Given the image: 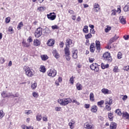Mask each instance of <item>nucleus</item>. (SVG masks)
Masks as SVG:
<instances>
[{
    "mask_svg": "<svg viewBox=\"0 0 129 129\" xmlns=\"http://www.w3.org/2000/svg\"><path fill=\"white\" fill-rule=\"evenodd\" d=\"M47 44L48 46H53V45L55 44V40H54V39H50L47 41Z\"/></svg>",
    "mask_w": 129,
    "mask_h": 129,
    "instance_id": "nucleus-20",
    "label": "nucleus"
},
{
    "mask_svg": "<svg viewBox=\"0 0 129 129\" xmlns=\"http://www.w3.org/2000/svg\"><path fill=\"white\" fill-rule=\"evenodd\" d=\"M103 58H104V60L108 61V62H111L112 61L110 53L108 52H106L103 54Z\"/></svg>",
    "mask_w": 129,
    "mask_h": 129,
    "instance_id": "nucleus-4",
    "label": "nucleus"
},
{
    "mask_svg": "<svg viewBox=\"0 0 129 129\" xmlns=\"http://www.w3.org/2000/svg\"><path fill=\"white\" fill-rule=\"evenodd\" d=\"M52 54L55 58H56V59H58V58L60 57V56L59 55V53H58V52H57V51L55 50L53 51Z\"/></svg>",
    "mask_w": 129,
    "mask_h": 129,
    "instance_id": "nucleus-22",
    "label": "nucleus"
},
{
    "mask_svg": "<svg viewBox=\"0 0 129 129\" xmlns=\"http://www.w3.org/2000/svg\"><path fill=\"white\" fill-rule=\"evenodd\" d=\"M84 126L86 129H94V125L93 124L87 122L84 123Z\"/></svg>",
    "mask_w": 129,
    "mask_h": 129,
    "instance_id": "nucleus-8",
    "label": "nucleus"
},
{
    "mask_svg": "<svg viewBox=\"0 0 129 129\" xmlns=\"http://www.w3.org/2000/svg\"><path fill=\"white\" fill-rule=\"evenodd\" d=\"M89 61L90 63H93V61H94V58L90 57L89 58Z\"/></svg>",
    "mask_w": 129,
    "mask_h": 129,
    "instance_id": "nucleus-60",
    "label": "nucleus"
},
{
    "mask_svg": "<svg viewBox=\"0 0 129 129\" xmlns=\"http://www.w3.org/2000/svg\"><path fill=\"white\" fill-rule=\"evenodd\" d=\"M45 10H46V7H40L38 8V11H39V12H43Z\"/></svg>",
    "mask_w": 129,
    "mask_h": 129,
    "instance_id": "nucleus-41",
    "label": "nucleus"
},
{
    "mask_svg": "<svg viewBox=\"0 0 129 129\" xmlns=\"http://www.w3.org/2000/svg\"><path fill=\"white\" fill-rule=\"evenodd\" d=\"M22 44L24 46V47H26V48H28V47H30V43H27L25 41H23L22 42Z\"/></svg>",
    "mask_w": 129,
    "mask_h": 129,
    "instance_id": "nucleus-39",
    "label": "nucleus"
},
{
    "mask_svg": "<svg viewBox=\"0 0 129 129\" xmlns=\"http://www.w3.org/2000/svg\"><path fill=\"white\" fill-rule=\"evenodd\" d=\"M83 31L84 33L87 34L88 33V26L86 25L85 26L84 29H83Z\"/></svg>",
    "mask_w": 129,
    "mask_h": 129,
    "instance_id": "nucleus-34",
    "label": "nucleus"
},
{
    "mask_svg": "<svg viewBox=\"0 0 129 129\" xmlns=\"http://www.w3.org/2000/svg\"><path fill=\"white\" fill-rule=\"evenodd\" d=\"M104 104V100H101L97 102V105H98V106H99L100 107H102V105H103Z\"/></svg>",
    "mask_w": 129,
    "mask_h": 129,
    "instance_id": "nucleus-31",
    "label": "nucleus"
},
{
    "mask_svg": "<svg viewBox=\"0 0 129 129\" xmlns=\"http://www.w3.org/2000/svg\"><path fill=\"white\" fill-rule=\"evenodd\" d=\"M39 71L42 73H45L46 72V68L44 66H40Z\"/></svg>",
    "mask_w": 129,
    "mask_h": 129,
    "instance_id": "nucleus-24",
    "label": "nucleus"
},
{
    "mask_svg": "<svg viewBox=\"0 0 129 129\" xmlns=\"http://www.w3.org/2000/svg\"><path fill=\"white\" fill-rule=\"evenodd\" d=\"M32 96L33 97H35V98H38L39 97V93L36 92H33Z\"/></svg>",
    "mask_w": 129,
    "mask_h": 129,
    "instance_id": "nucleus-35",
    "label": "nucleus"
},
{
    "mask_svg": "<svg viewBox=\"0 0 129 129\" xmlns=\"http://www.w3.org/2000/svg\"><path fill=\"white\" fill-rule=\"evenodd\" d=\"M108 118H109V120L111 121H112V120H113V114L111 113H108Z\"/></svg>",
    "mask_w": 129,
    "mask_h": 129,
    "instance_id": "nucleus-29",
    "label": "nucleus"
},
{
    "mask_svg": "<svg viewBox=\"0 0 129 129\" xmlns=\"http://www.w3.org/2000/svg\"><path fill=\"white\" fill-rule=\"evenodd\" d=\"M96 49L98 52H100V42L99 41L96 40Z\"/></svg>",
    "mask_w": 129,
    "mask_h": 129,
    "instance_id": "nucleus-16",
    "label": "nucleus"
},
{
    "mask_svg": "<svg viewBox=\"0 0 129 129\" xmlns=\"http://www.w3.org/2000/svg\"><path fill=\"white\" fill-rule=\"evenodd\" d=\"M123 11L124 12H128L129 11V3H128L124 7Z\"/></svg>",
    "mask_w": 129,
    "mask_h": 129,
    "instance_id": "nucleus-28",
    "label": "nucleus"
},
{
    "mask_svg": "<svg viewBox=\"0 0 129 129\" xmlns=\"http://www.w3.org/2000/svg\"><path fill=\"white\" fill-rule=\"evenodd\" d=\"M90 50L91 53H94V51H95V47H94V43L91 44L90 46Z\"/></svg>",
    "mask_w": 129,
    "mask_h": 129,
    "instance_id": "nucleus-23",
    "label": "nucleus"
},
{
    "mask_svg": "<svg viewBox=\"0 0 129 129\" xmlns=\"http://www.w3.org/2000/svg\"><path fill=\"white\" fill-rule=\"evenodd\" d=\"M90 68L91 70H94L95 72H98L99 71V68L98 67V64L96 63H93L90 65Z\"/></svg>",
    "mask_w": 129,
    "mask_h": 129,
    "instance_id": "nucleus-7",
    "label": "nucleus"
},
{
    "mask_svg": "<svg viewBox=\"0 0 129 129\" xmlns=\"http://www.w3.org/2000/svg\"><path fill=\"white\" fill-rule=\"evenodd\" d=\"M116 124L114 122H111L110 125V129H116Z\"/></svg>",
    "mask_w": 129,
    "mask_h": 129,
    "instance_id": "nucleus-26",
    "label": "nucleus"
},
{
    "mask_svg": "<svg viewBox=\"0 0 129 129\" xmlns=\"http://www.w3.org/2000/svg\"><path fill=\"white\" fill-rule=\"evenodd\" d=\"M66 59L67 61H70V55H65Z\"/></svg>",
    "mask_w": 129,
    "mask_h": 129,
    "instance_id": "nucleus-53",
    "label": "nucleus"
},
{
    "mask_svg": "<svg viewBox=\"0 0 129 129\" xmlns=\"http://www.w3.org/2000/svg\"><path fill=\"white\" fill-rule=\"evenodd\" d=\"M47 74L48 76H51V77H55L57 75V71L55 70H50L48 71Z\"/></svg>",
    "mask_w": 129,
    "mask_h": 129,
    "instance_id": "nucleus-9",
    "label": "nucleus"
},
{
    "mask_svg": "<svg viewBox=\"0 0 129 129\" xmlns=\"http://www.w3.org/2000/svg\"><path fill=\"white\" fill-rule=\"evenodd\" d=\"M32 89H36L37 88V83H34L31 85Z\"/></svg>",
    "mask_w": 129,
    "mask_h": 129,
    "instance_id": "nucleus-43",
    "label": "nucleus"
},
{
    "mask_svg": "<svg viewBox=\"0 0 129 129\" xmlns=\"http://www.w3.org/2000/svg\"><path fill=\"white\" fill-rule=\"evenodd\" d=\"M127 99V96L126 95H124L122 98L123 101H124L125 100H126Z\"/></svg>",
    "mask_w": 129,
    "mask_h": 129,
    "instance_id": "nucleus-62",
    "label": "nucleus"
},
{
    "mask_svg": "<svg viewBox=\"0 0 129 129\" xmlns=\"http://www.w3.org/2000/svg\"><path fill=\"white\" fill-rule=\"evenodd\" d=\"M101 91L103 94H111V91L104 88L101 90Z\"/></svg>",
    "mask_w": 129,
    "mask_h": 129,
    "instance_id": "nucleus-14",
    "label": "nucleus"
},
{
    "mask_svg": "<svg viewBox=\"0 0 129 129\" xmlns=\"http://www.w3.org/2000/svg\"><path fill=\"white\" fill-rule=\"evenodd\" d=\"M119 19L121 24H122L123 25L126 24V21L123 16H120Z\"/></svg>",
    "mask_w": 129,
    "mask_h": 129,
    "instance_id": "nucleus-18",
    "label": "nucleus"
},
{
    "mask_svg": "<svg viewBox=\"0 0 129 129\" xmlns=\"http://www.w3.org/2000/svg\"><path fill=\"white\" fill-rule=\"evenodd\" d=\"M101 68L102 69H105V68H108L109 67V65L108 64H104L103 63H101Z\"/></svg>",
    "mask_w": 129,
    "mask_h": 129,
    "instance_id": "nucleus-30",
    "label": "nucleus"
},
{
    "mask_svg": "<svg viewBox=\"0 0 129 129\" xmlns=\"http://www.w3.org/2000/svg\"><path fill=\"white\" fill-rule=\"evenodd\" d=\"M23 70L25 72V74L27 77H33L34 76V71L31 70V69L29 68V67H24L23 68Z\"/></svg>",
    "mask_w": 129,
    "mask_h": 129,
    "instance_id": "nucleus-2",
    "label": "nucleus"
},
{
    "mask_svg": "<svg viewBox=\"0 0 129 129\" xmlns=\"http://www.w3.org/2000/svg\"><path fill=\"white\" fill-rule=\"evenodd\" d=\"M33 45L35 47L40 46V45H41V41L39 40L38 39H35L33 41Z\"/></svg>",
    "mask_w": 129,
    "mask_h": 129,
    "instance_id": "nucleus-13",
    "label": "nucleus"
},
{
    "mask_svg": "<svg viewBox=\"0 0 129 129\" xmlns=\"http://www.w3.org/2000/svg\"><path fill=\"white\" fill-rule=\"evenodd\" d=\"M129 66H125L123 68V70L125 71H128Z\"/></svg>",
    "mask_w": 129,
    "mask_h": 129,
    "instance_id": "nucleus-56",
    "label": "nucleus"
},
{
    "mask_svg": "<svg viewBox=\"0 0 129 129\" xmlns=\"http://www.w3.org/2000/svg\"><path fill=\"white\" fill-rule=\"evenodd\" d=\"M84 107L85 108L88 109V108H89L90 107V104H85L84 105Z\"/></svg>",
    "mask_w": 129,
    "mask_h": 129,
    "instance_id": "nucleus-57",
    "label": "nucleus"
},
{
    "mask_svg": "<svg viewBox=\"0 0 129 129\" xmlns=\"http://www.w3.org/2000/svg\"><path fill=\"white\" fill-rule=\"evenodd\" d=\"M105 110H108V111H109L111 110V107H110V105L112 104V100L110 99L109 98H107L105 100Z\"/></svg>",
    "mask_w": 129,
    "mask_h": 129,
    "instance_id": "nucleus-3",
    "label": "nucleus"
},
{
    "mask_svg": "<svg viewBox=\"0 0 129 129\" xmlns=\"http://www.w3.org/2000/svg\"><path fill=\"white\" fill-rule=\"evenodd\" d=\"M92 35H91L90 33L85 35L86 39H90L91 38H92Z\"/></svg>",
    "mask_w": 129,
    "mask_h": 129,
    "instance_id": "nucleus-47",
    "label": "nucleus"
},
{
    "mask_svg": "<svg viewBox=\"0 0 129 129\" xmlns=\"http://www.w3.org/2000/svg\"><path fill=\"white\" fill-rule=\"evenodd\" d=\"M9 32H11V34H13L14 30L13 29V27H12V26L9 27Z\"/></svg>",
    "mask_w": 129,
    "mask_h": 129,
    "instance_id": "nucleus-50",
    "label": "nucleus"
},
{
    "mask_svg": "<svg viewBox=\"0 0 129 129\" xmlns=\"http://www.w3.org/2000/svg\"><path fill=\"white\" fill-rule=\"evenodd\" d=\"M24 26L23 22H21L18 25L17 29L18 30H21V28Z\"/></svg>",
    "mask_w": 129,
    "mask_h": 129,
    "instance_id": "nucleus-40",
    "label": "nucleus"
},
{
    "mask_svg": "<svg viewBox=\"0 0 129 129\" xmlns=\"http://www.w3.org/2000/svg\"><path fill=\"white\" fill-rule=\"evenodd\" d=\"M36 119L38 121H41L42 119V115L41 114H37L36 115Z\"/></svg>",
    "mask_w": 129,
    "mask_h": 129,
    "instance_id": "nucleus-37",
    "label": "nucleus"
},
{
    "mask_svg": "<svg viewBox=\"0 0 129 129\" xmlns=\"http://www.w3.org/2000/svg\"><path fill=\"white\" fill-rule=\"evenodd\" d=\"M70 82L72 85L74 84V78H73V76H72L70 78Z\"/></svg>",
    "mask_w": 129,
    "mask_h": 129,
    "instance_id": "nucleus-49",
    "label": "nucleus"
},
{
    "mask_svg": "<svg viewBox=\"0 0 129 129\" xmlns=\"http://www.w3.org/2000/svg\"><path fill=\"white\" fill-rule=\"evenodd\" d=\"M69 13L71 15H74V11H73V10H69Z\"/></svg>",
    "mask_w": 129,
    "mask_h": 129,
    "instance_id": "nucleus-64",
    "label": "nucleus"
},
{
    "mask_svg": "<svg viewBox=\"0 0 129 129\" xmlns=\"http://www.w3.org/2000/svg\"><path fill=\"white\" fill-rule=\"evenodd\" d=\"M74 124H75V120L74 119H71L69 123L70 128L71 129L74 128Z\"/></svg>",
    "mask_w": 129,
    "mask_h": 129,
    "instance_id": "nucleus-12",
    "label": "nucleus"
},
{
    "mask_svg": "<svg viewBox=\"0 0 129 129\" xmlns=\"http://www.w3.org/2000/svg\"><path fill=\"white\" fill-rule=\"evenodd\" d=\"M116 15V10L113 9L111 11V16H115Z\"/></svg>",
    "mask_w": 129,
    "mask_h": 129,
    "instance_id": "nucleus-48",
    "label": "nucleus"
},
{
    "mask_svg": "<svg viewBox=\"0 0 129 129\" xmlns=\"http://www.w3.org/2000/svg\"><path fill=\"white\" fill-rule=\"evenodd\" d=\"M111 30V27L109 26H107V28L105 29V32L106 33H108L109 31H110Z\"/></svg>",
    "mask_w": 129,
    "mask_h": 129,
    "instance_id": "nucleus-42",
    "label": "nucleus"
},
{
    "mask_svg": "<svg viewBox=\"0 0 129 129\" xmlns=\"http://www.w3.org/2000/svg\"><path fill=\"white\" fill-rule=\"evenodd\" d=\"M42 120L43 121H48V117H47V116L43 117Z\"/></svg>",
    "mask_w": 129,
    "mask_h": 129,
    "instance_id": "nucleus-55",
    "label": "nucleus"
},
{
    "mask_svg": "<svg viewBox=\"0 0 129 129\" xmlns=\"http://www.w3.org/2000/svg\"><path fill=\"white\" fill-rule=\"evenodd\" d=\"M90 33H91V34H95V31H94V28H91L90 29Z\"/></svg>",
    "mask_w": 129,
    "mask_h": 129,
    "instance_id": "nucleus-63",
    "label": "nucleus"
},
{
    "mask_svg": "<svg viewBox=\"0 0 129 129\" xmlns=\"http://www.w3.org/2000/svg\"><path fill=\"white\" fill-rule=\"evenodd\" d=\"M72 53L74 59H77V58H78V55H77V54H78V50H74L72 51Z\"/></svg>",
    "mask_w": 129,
    "mask_h": 129,
    "instance_id": "nucleus-15",
    "label": "nucleus"
},
{
    "mask_svg": "<svg viewBox=\"0 0 129 129\" xmlns=\"http://www.w3.org/2000/svg\"><path fill=\"white\" fill-rule=\"evenodd\" d=\"M90 100L91 101H94V94L93 93L90 94Z\"/></svg>",
    "mask_w": 129,
    "mask_h": 129,
    "instance_id": "nucleus-33",
    "label": "nucleus"
},
{
    "mask_svg": "<svg viewBox=\"0 0 129 129\" xmlns=\"http://www.w3.org/2000/svg\"><path fill=\"white\" fill-rule=\"evenodd\" d=\"M122 118L125 119H129V114L126 112H122Z\"/></svg>",
    "mask_w": 129,
    "mask_h": 129,
    "instance_id": "nucleus-19",
    "label": "nucleus"
},
{
    "mask_svg": "<svg viewBox=\"0 0 129 129\" xmlns=\"http://www.w3.org/2000/svg\"><path fill=\"white\" fill-rule=\"evenodd\" d=\"M97 106L96 105H93L91 108V111L94 113L97 112Z\"/></svg>",
    "mask_w": 129,
    "mask_h": 129,
    "instance_id": "nucleus-21",
    "label": "nucleus"
},
{
    "mask_svg": "<svg viewBox=\"0 0 129 129\" xmlns=\"http://www.w3.org/2000/svg\"><path fill=\"white\" fill-rule=\"evenodd\" d=\"M1 95L3 98H6V97H10L11 96H13V97H17V96H15V95L12 94V93H7L6 91H3L1 93Z\"/></svg>",
    "mask_w": 129,
    "mask_h": 129,
    "instance_id": "nucleus-6",
    "label": "nucleus"
},
{
    "mask_svg": "<svg viewBox=\"0 0 129 129\" xmlns=\"http://www.w3.org/2000/svg\"><path fill=\"white\" fill-rule=\"evenodd\" d=\"M55 110H56V111H60L61 110V107H56L55 108Z\"/></svg>",
    "mask_w": 129,
    "mask_h": 129,
    "instance_id": "nucleus-61",
    "label": "nucleus"
},
{
    "mask_svg": "<svg viewBox=\"0 0 129 129\" xmlns=\"http://www.w3.org/2000/svg\"><path fill=\"white\" fill-rule=\"evenodd\" d=\"M56 14L55 13H50L49 14L47 15V17L48 20H50V21H54L55 19H56Z\"/></svg>",
    "mask_w": 129,
    "mask_h": 129,
    "instance_id": "nucleus-10",
    "label": "nucleus"
},
{
    "mask_svg": "<svg viewBox=\"0 0 129 129\" xmlns=\"http://www.w3.org/2000/svg\"><path fill=\"white\" fill-rule=\"evenodd\" d=\"M57 102L59 104L63 106H65L66 105L69 104V103H71V102H73V103H76L77 105H80V103L77 101V100H74L72 101V100L70 98L58 99Z\"/></svg>",
    "mask_w": 129,
    "mask_h": 129,
    "instance_id": "nucleus-1",
    "label": "nucleus"
},
{
    "mask_svg": "<svg viewBox=\"0 0 129 129\" xmlns=\"http://www.w3.org/2000/svg\"><path fill=\"white\" fill-rule=\"evenodd\" d=\"M41 58L42 59V60H43V61H46V60H47L48 58V56H47V55H41Z\"/></svg>",
    "mask_w": 129,
    "mask_h": 129,
    "instance_id": "nucleus-32",
    "label": "nucleus"
},
{
    "mask_svg": "<svg viewBox=\"0 0 129 129\" xmlns=\"http://www.w3.org/2000/svg\"><path fill=\"white\" fill-rule=\"evenodd\" d=\"M66 47H70L71 45L72 47H73V46H74V44L72 43V40L69 38L66 40Z\"/></svg>",
    "mask_w": 129,
    "mask_h": 129,
    "instance_id": "nucleus-11",
    "label": "nucleus"
},
{
    "mask_svg": "<svg viewBox=\"0 0 129 129\" xmlns=\"http://www.w3.org/2000/svg\"><path fill=\"white\" fill-rule=\"evenodd\" d=\"M43 29L41 27H39L35 32V36L36 38H40L42 36Z\"/></svg>",
    "mask_w": 129,
    "mask_h": 129,
    "instance_id": "nucleus-5",
    "label": "nucleus"
},
{
    "mask_svg": "<svg viewBox=\"0 0 129 129\" xmlns=\"http://www.w3.org/2000/svg\"><path fill=\"white\" fill-rule=\"evenodd\" d=\"M5 22L6 24H9V23L11 22V17H7L5 19Z\"/></svg>",
    "mask_w": 129,
    "mask_h": 129,
    "instance_id": "nucleus-44",
    "label": "nucleus"
},
{
    "mask_svg": "<svg viewBox=\"0 0 129 129\" xmlns=\"http://www.w3.org/2000/svg\"><path fill=\"white\" fill-rule=\"evenodd\" d=\"M93 10L96 13H98V11L100 10V8H99V5H98L97 3H95L94 4Z\"/></svg>",
    "mask_w": 129,
    "mask_h": 129,
    "instance_id": "nucleus-17",
    "label": "nucleus"
},
{
    "mask_svg": "<svg viewBox=\"0 0 129 129\" xmlns=\"http://www.w3.org/2000/svg\"><path fill=\"white\" fill-rule=\"evenodd\" d=\"M115 112L118 114V115H121V111H120L119 109H117L115 111Z\"/></svg>",
    "mask_w": 129,
    "mask_h": 129,
    "instance_id": "nucleus-45",
    "label": "nucleus"
},
{
    "mask_svg": "<svg viewBox=\"0 0 129 129\" xmlns=\"http://www.w3.org/2000/svg\"><path fill=\"white\" fill-rule=\"evenodd\" d=\"M4 116H5V112H4V110H0V119H2Z\"/></svg>",
    "mask_w": 129,
    "mask_h": 129,
    "instance_id": "nucleus-36",
    "label": "nucleus"
},
{
    "mask_svg": "<svg viewBox=\"0 0 129 129\" xmlns=\"http://www.w3.org/2000/svg\"><path fill=\"white\" fill-rule=\"evenodd\" d=\"M0 63H1V64H4V63H5V58L3 57L0 58Z\"/></svg>",
    "mask_w": 129,
    "mask_h": 129,
    "instance_id": "nucleus-54",
    "label": "nucleus"
},
{
    "mask_svg": "<svg viewBox=\"0 0 129 129\" xmlns=\"http://www.w3.org/2000/svg\"><path fill=\"white\" fill-rule=\"evenodd\" d=\"M121 57H122V55L121 54V52H119L117 54L118 59H121Z\"/></svg>",
    "mask_w": 129,
    "mask_h": 129,
    "instance_id": "nucleus-51",
    "label": "nucleus"
},
{
    "mask_svg": "<svg viewBox=\"0 0 129 129\" xmlns=\"http://www.w3.org/2000/svg\"><path fill=\"white\" fill-rule=\"evenodd\" d=\"M64 54L65 55H70V50L68 46H66L64 48Z\"/></svg>",
    "mask_w": 129,
    "mask_h": 129,
    "instance_id": "nucleus-25",
    "label": "nucleus"
},
{
    "mask_svg": "<svg viewBox=\"0 0 129 129\" xmlns=\"http://www.w3.org/2000/svg\"><path fill=\"white\" fill-rule=\"evenodd\" d=\"M76 88L77 90H82V85L79 83H78L76 85Z\"/></svg>",
    "mask_w": 129,
    "mask_h": 129,
    "instance_id": "nucleus-27",
    "label": "nucleus"
},
{
    "mask_svg": "<svg viewBox=\"0 0 129 129\" xmlns=\"http://www.w3.org/2000/svg\"><path fill=\"white\" fill-rule=\"evenodd\" d=\"M115 40L114 39L113 37L111 38L109 40V44H112L113 42H114Z\"/></svg>",
    "mask_w": 129,
    "mask_h": 129,
    "instance_id": "nucleus-58",
    "label": "nucleus"
},
{
    "mask_svg": "<svg viewBox=\"0 0 129 129\" xmlns=\"http://www.w3.org/2000/svg\"><path fill=\"white\" fill-rule=\"evenodd\" d=\"M51 28L52 29V30H55L56 29L58 30V29H59V27H58V26L57 25H53L51 26Z\"/></svg>",
    "mask_w": 129,
    "mask_h": 129,
    "instance_id": "nucleus-52",
    "label": "nucleus"
},
{
    "mask_svg": "<svg viewBox=\"0 0 129 129\" xmlns=\"http://www.w3.org/2000/svg\"><path fill=\"white\" fill-rule=\"evenodd\" d=\"M27 42H29V43H31L33 42V39H32L31 37H29L27 39Z\"/></svg>",
    "mask_w": 129,
    "mask_h": 129,
    "instance_id": "nucleus-59",
    "label": "nucleus"
},
{
    "mask_svg": "<svg viewBox=\"0 0 129 129\" xmlns=\"http://www.w3.org/2000/svg\"><path fill=\"white\" fill-rule=\"evenodd\" d=\"M113 71L114 72H116V73H117V72H119V70H118V67H117V66H115L114 68V69H113Z\"/></svg>",
    "mask_w": 129,
    "mask_h": 129,
    "instance_id": "nucleus-46",
    "label": "nucleus"
},
{
    "mask_svg": "<svg viewBox=\"0 0 129 129\" xmlns=\"http://www.w3.org/2000/svg\"><path fill=\"white\" fill-rule=\"evenodd\" d=\"M24 113L27 115H29V114H31V113H33V111L31 110H25Z\"/></svg>",
    "mask_w": 129,
    "mask_h": 129,
    "instance_id": "nucleus-38",
    "label": "nucleus"
}]
</instances>
